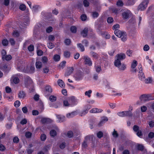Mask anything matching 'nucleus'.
<instances>
[{"label":"nucleus","instance_id":"obj_34","mask_svg":"<svg viewBox=\"0 0 154 154\" xmlns=\"http://www.w3.org/2000/svg\"><path fill=\"white\" fill-rule=\"evenodd\" d=\"M103 136V133L101 131H99L97 134V136L98 138H102Z\"/></svg>","mask_w":154,"mask_h":154},{"label":"nucleus","instance_id":"obj_2","mask_svg":"<svg viewBox=\"0 0 154 154\" xmlns=\"http://www.w3.org/2000/svg\"><path fill=\"white\" fill-rule=\"evenodd\" d=\"M149 2V0H144L139 5L138 9L140 11L145 10Z\"/></svg>","mask_w":154,"mask_h":154},{"label":"nucleus","instance_id":"obj_33","mask_svg":"<svg viewBox=\"0 0 154 154\" xmlns=\"http://www.w3.org/2000/svg\"><path fill=\"white\" fill-rule=\"evenodd\" d=\"M133 129L134 132H136L140 130V128L137 125H134L133 127Z\"/></svg>","mask_w":154,"mask_h":154},{"label":"nucleus","instance_id":"obj_41","mask_svg":"<svg viewBox=\"0 0 154 154\" xmlns=\"http://www.w3.org/2000/svg\"><path fill=\"white\" fill-rule=\"evenodd\" d=\"M112 135L113 137L115 138H117L118 137L119 134H118L116 131L115 129L114 130V131L112 133Z\"/></svg>","mask_w":154,"mask_h":154},{"label":"nucleus","instance_id":"obj_21","mask_svg":"<svg viewBox=\"0 0 154 154\" xmlns=\"http://www.w3.org/2000/svg\"><path fill=\"white\" fill-rule=\"evenodd\" d=\"M57 83L58 85L61 87L63 88L65 86V84L64 82L61 79H59L58 80Z\"/></svg>","mask_w":154,"mask_h":154},{"label":"nucleus","instance_id":"obj_59","mask_svg":"<svg viewBox=\"0 0 154 154\" xmlns=\"http://www.w3.org/2000/svg\"><path fill=\"white\" fill-rule=\"evenodd\" d=\"M148 100H154V97H152L151 94H147Z\"/></svg>","mask_w":154,"mask_h":154},{"label":"nucleus","instance_id":"obj_49","mask_svg":"<svg viewBox=\"0 0 154 154\" xmlns=\"http://www.w3.org/2000/svg\"><path fill=\"white\" fill-rule=\"evenodd\" d=\"M92 93V91L91 90H89L88 91H86L85 93V95L87 96L88 97H91V94Z\"/></svg>","mask_w":154,"mask_h":154},{"label":"nucleus","instance_id":"obj_38","mask_svg":"<svg viewBox=\"0 0 154 154\" xmlns=\"http://www.w3.org/2000/svg\"><path fill=\"white\" fill-rule=\"evenodd\" d=\"M26 8V5L24 4L20 5L19 6V8L21 10L24 11Z\"/></svg>","mask_w":154,"mask_h":154},{"label":"nucleus","instance_id":"obj_23","mask_svg":"<svg viewBox=\"0 0 154 154\" xmlns=\"http://www.w3.org/2000/svg\"><path fill=\"white\" fill-rule=\"evenodd\" d=\"M25 94L23 91H20L18 94V97L19 98H23L25 96Z\"/></svg>","mask_w":154,"mask_h":154},{"label":"nucleus","instance_id":"obj_12","mask_svg":"<svg viewBox=\"0 0 154 154\" xmlns=\"http://www.w3.org/2000/svg\"><path fill=\"white\" fill-rule=\"evenodd\" d=\"M140 99L142 102H144L146 101H148L147 94H143L140 97Z\"/></svg>","mask_w":154,"mask_h":154},{"label":"nucleus","instance_id":"obj_10","mask_svg":"<svg viewBox=\"0 0 154 154\" xmlns=\"http://www.w3.org/2000/svg\"><path fill=\"white\" fill-rule=\"evenodd\" d=\"M10 80L11 83L13 82L15 84H18L20 82V80L18 77L14 76L11 77Z\"/></svg>","mask_w":154,"mask_h":154},{"label":"nucleus","instance_id":"obj_25","mask_svg":"<svg viewBox=\"0 0 154 154\" xmlns=\"http://www.w3.org/2000/svg\"><path fill=\"white\" fill-rule=\"evenodd\" d=\"M53 59L56 62L60 60V56L58 54H55L54 56Z\"/></svg>","mask_w":154,"mask_h":154},{"label":"nucleus","instance_id":"obj_22","mask_svg":"<svg viewBox=\"0 0 154 154\" xmlns=\"http://www.w3.org/2000/svg\"><path fill=\"white\" fill-rule=\"evenodd\" d=\"M136 148L139 150L142 151L144 149V146L142 144H138Z\"/></svg>","mask_w":154,"mask_h":154},{"label":"nucleus","instance_id":"obj_60","mask_svg":"<svg viewBox=\"0 0 154 154\" xmlns=\"http://www.w3.org/2000/svg\"><path fill=\"white\" fill-rule=\"evenodd\" d=\"M35 68L34 66H31L30 67L29 72L30 73H32L35 72Z\"/></svg>","mask_w":154,"mask_h":154},{"label":"nucleus","instance_id":"obj_39","mask_svg":"<svg viewBox=\"0 0 154 154\" xmlns=\"http://www.w3.org/2000/svg\"><path fill=\"white\" fill-rule=\"evenodd\" d=\"M8 41L6 39H4L2 41V43L4 46H6L8 45Z\"/></svg>","mask_w":154,"mask_h":154},{"label":"nucleus","instance_id":"obj_62","mask_svg":"<svg viewBox=\"0 0 154 154\" xmlns=\"http://www.w3.org/2000/svg\"><path fill=\"white\" fill-rule=\"evenodd\" d=\"M32 136V134L29 132H26L25 133V136L27 138L31 137Z\"/></svg>","mask_w":154,"mask_h":154},{"label":"nucleus","instance_id":"obj_53","mask_svg":"<svg viewBox=\"0 0 154 154\" xmlns=\"http://www.w3.org/2000/svg\"><path fill=\"white\" fill-rule=\"evenodd\" d=\"M83 3L85 7H87L89 6V3L87 0H84Z\"/></svg>","mask_w":154,"mask_h":154},{"label":"nucleus","instance_id":"obj_44","mask_svg":"<svg viewBox=\"0 0 154 154\" xmlns=\"http://www.w3.org/2000/svg\"><path fill=\"white\" fill-rule=\"evenodd\" d=\"M46 91L49 93H51L52 92V90L51 87L49 86H46L45 87Z\"/></svg>","mask_w":154,"mask_h":154},{"label":"nucleus","instance_id":"obj_43","mask_svg":"<svg viewBox=\"0 0 154 154\" xmlns=\"http://www.w3.org/2000/svg\"><path fill=\"white\" fill-rule=\"evenodd\" d=\"M99 15V14L97 12L94 11L92 12V16L94 18L97 17Z\"/></svg>","mask_w":154,"mask_h":154},{"label":"nucleus","instance_id":"obj_26","mask_svg":"<svg viewBox=\"0 0 154 154\" xmlns=\"http://www.w3.org/2000/svg\"><path fill=\"white\" fill-rule=\"evenodd\" d=\"M49 99L51 101L53 102L56 100L57 97L54 95H51L49 97Z\"/></svg>","mask_w":154,"mask_h":154},{"label":"nucleus","instance_id":"obj_55","mask_svg":"<svg viewBox=\"0 0 154 154\" xmlns=\"http://www.w3.org/2000/svg\"><path fill=\"white\" fill-rule=\"evenodd\" d=\"M49 70L48 67H45L43 68V72L44 73H47L49 72Z\"/></svg>","mask_w":154,"mask_h":154},{"label":"nucleus","instance_id":"obj_31","mask_svg":"<svg viewBox=\"0 0 154 154\" xmlns=\"http://www.w3.org/2000/svg\"><path fill=\"white\" fill-rule=\"evenodd\" d=\"M139 77L140 79L141 80H143L145 78V76L143 73H141L138 74Z\"/></svg>","mask_w":154,"mask_h":154},{"label":"nucleus","instance_id":"obj_64","mask_svg":"<svg viewBox=\"0 0 154 154\" xmlns=\"http://www.w3.org/2000/svg\"><path fill=\"white\" fill-rule=\"evenodd\" d=\"M82 42L85 45V46L87 47L88 45L89 42L87 40L84 39L82 40Z\"/></svg>","mask_w":154,"mask_h":154},{"label":"nucleus","instance_id":"obj_48","mask_svg":"<svg viewBox=\"0 0 154 154\" xmlns=\"http://www.w3.org/2000/svg\"><path fill=\"white\" fill-rule=\"evenodd\" d=\"M28 49L29 51H32L34 50V46L32 45H30L28 48Z\"/></svg>","mask_w":154,"mask_h":154},{"label":"nucleus","instance_id":"obj_13","mask_svg":"<svg viewBox=\"0 0 154 154\" xmlns=\"http://www.w3.org/2000/svg\"><path fill=\"white\" fill-rule=\"evenodd\" d=\"M88 28L87 27H85L84 29L81 32V34L83 37H85L88 35Z\"/></svg>","mask_w":154,"mask_h":154},{"label":"nucleus","instance_id":"obj_24","mask_svg":"<svg viewBox=\"0 0 154 154\" xmlns=\"http://www.w3.org/2000/svg\"><path fill=\"white\" fill-rule=\"evenodd\" d=\"M124 114L125 116L131 117L132 116V112L130 110L124 111Z\"/></svg>","mask_w":154,"mask_h":154},{"label":"nucleus","instance_id":"obj_57","mask_svg":"<svg viewBox=\"0 0 154 154\" xmlns=\"http://www.w3.org/2000/svg\"><path fill=\"white\" fill-rule=\"evenodd\" d=\"M105 85L106 87V88H107L108 89L112 88L110 87L109 83L107 81H106L105 82Z\"/></svg>","mask_w":154,"mask_h":154},{"label":"nucleus","instance_id":"obj_61","mask_svg":"<svg viewBox=\"0 0 154 154\" xmlns=\"http://www.w3.org/2000/svg\"><path fill=\"white\" fill-rule=\"evenodd\" d=\"M47 45L48 48L50 49H52L54 47V45L52 43H49Z\"/></svg>","mask_w":154,"mask_h":154},{"label":"nucleus","instance_id":"obj_58","mask_svg":"<svg viewBox=\"0 0 154 154\" xmlns=\"http://www.w3.org/2000/svg\"><path fill=\"white\" fill-rule=\"evenodd\" d=\"M48 39L50 41H54L55 38L54 35H50L49 36Z\"/></svg>","mask_w":154,"mask_h":154},{"label":"nucleus","instance_id":"obj_6","mask_svg":"<svg viewBox=\"0 0 154 154\" xmlns=\"http://www.w3.org/2000/svg\"><path fill=\"white\" fill-rule=\"evenodd\" d=\"M74 69V68L73 67H68L65 74V76H68L70 75L73 72Z\"/></svg>","mask_w":154,"mask_h":154},{"label":"nucleus","instance_id":"obj_52","mask_svg":"<svg viewBox=\"0 0 154 154\" xmlns=\"http://www.w3.org/2000/svg\"><path fill=\"white\" fill-rule=\"evenodd\" d=\"M64 43L66 45H69L71 43V40L69 39H66L64 41Z\"/></svg>","mask_w":154,"mask_h":154},{"label":"nucleus","instance_id":"obj_51","mask_svg":"<svg viewBox=\"0 0 154 154\" xmlns=\"http://www.w3.org/2000/svg\"><path fill=\"white\" fill-rule=\"evenodd\" d=\"M4 58L7 61H9L11 60L12 58L11 56L10 55H8L6 56H5L4 57Z\"/></svg>","mask_w":154,"mask_h":154},{"label":"nucleus","instance_id":"obj_18","mask_svg":"<svg viewBox=\"0 0 154 154\" xmlns=\"http://www.w3.org/2000/svg\"><path fill=\"white\" fill-rule=\"evenodd\" d=\"M77 115L76 111L73 112L71 113H69L66 115V117L68 118H72L74 117Z\"/></svg>","mask_w":154,"mask_h":154},{"label":"nucleus","instance_id":"obj_63","mask_svg":"<svg viewBox=\"0 0 154 154\" xmlns=\"http://www.w3.org/2000/svg\"><path fill=\"white\" fill-rule=\"evenodd\" d=\"M20 101L17 100L14 103V106L15 107H17L20 106Z\"/></svg>","mask_w":154,"mask_h":154},{"label":"nucleus","instance_id":"obj_16","mask_svg":"<svg viewBox=\"0 0 154 154\" xmlns=\"http://www.w3.org/2000/svg\"><path fill=\"white\" fill-rule=\"evenodd\" d=\"M35 66L37 69H40L42 66V63L39 61L36 60L35 63Z\"/></svg>","mask_w":154,"mask_h":154},{"label":"nucleus","instance_id":"obj_28","mask_svg":"<svg viewBox=\"0 0 154 154\" xmlns=\"http://www.w3.org/2000/svg\"><path fill=\"white\" fill-rule=\"evenodd\" d=\"M57 117L58 119L60 122H62L64 120L65 117L64 116H61L60 115H57Z\"/></svg>","mask_w":154,"mask_h":154},{"label":"nucleus","instance_id":"obj_35","mask_svg":"<svg viewBox=\"0 0 154 154\" xmlns=\"http://www.w3.org/2000/svg\"><path fill=\"white\" fill-rule=\"evenodd\" d=\"M80 18L82 21H85L87 18V16L86 14H82L80 16Z\"/></svg>","mask_w":154,"mask_h":154},{"label":"nucleus","instance_id":"obj_17","mask_svg":"<svg viewBox=\"0 0 154 154\" xmlns=\"http://www.w3.org/2000/svg\"><path fill=\"white\" fill-rule=\"evenodd\" d=\"M91 54L92 57L95 60H97L99 57V55L97 53L94 52H91Z\"/></svg>","mask_w":154,"mask_h":154},{"label":"nucleus","instance_id":"obj_1","mask_svg":"<svg viewBox=\"0 0 154 154\" xmlns=\"http://www.w3.org/2000/svg\"><path fill=\"white\" fill-rule=\"evenodd\" d=\"M125 57V55L124 53L118 54L115 57L114 65L120 70L123 71L126 68L125 65L124 63L122 64L121 63V61L124 59Z\"/></svg>","mask_w":154,"mask_h":154},{"label":"nucleus","instance_id":"obj_3","mask_svg":"<svg viewBox=\"0 0 154 154\" xmlns=\"http://www.w3.org/2000/svg\"><path fill=\"white\" fill-rule=\"evenodd\" d=\"M25 84L26 87L29 88L32 86V81L29 76H26L25 79Z\"/></svg>","mask_w":154,"mask_h":154},{"label":"nucleus","instance_id":"obj_36","mask_svg":"<svg viewBox=\"0 0 154 154\" xmlns=\"http://www.w3.org/2000/svg\"><path fill=\"white\" fill-rule=\"evenodd\" d=\"M70 30L73 33H75L77 32V28L75 26H72L70 28Z\"/></svg>","mask_w":154,"mask_h":154},{"label":"nucleus","instance_id":"obj_46","mask_svg":"<svg viewBox=\"0 0 154 154\" xmlns=\"http://www.w3.org/2000/svg\"><path fill=\"white\" fill-rule=\"evenodd\" d=\"M40 138L42 141H45L46 138V136L44 134H42L40 136Z\"/></svg>","mask_w":154,"mask_h":154},{"label":"nucleus","instance_id":"obj_54","mask_svg":"<svg viewBox=\"0 0 154 154\" xmlns=\"http://www.w3.org/2000/svg\"><path fill=\"white\" fill-rule=\"evenodd\" d=\"M48 60L46 57L43 56L42 58V61L43 63H46Z\"/></svg>","mask_w":154,"mask_h":154},{"label":"nucleus","instance_id":"obj_47","mask_svg":"<svg viewBox=\"0 0 154 154\" xmlns=\"http://www.w3.org/2000/svg\"><path fill=\"white\" fill-rule=\"evenodd\" d=\"M73 132L72 131H70L68 132L67 133V136L69 138H71L73 137Z\"/></svg>","mask_w":154,"mask_h":154},{"label":"nucleus","instance_id":"obj_19","mask_svg":"<svg viewBox=\"0 0 154 154\" xmlns=\"http://www.w3.org/2000/svg\"><path fill=\"white\" fill-rule=\"evenodd\" d=\"M40 7L39 5H34L31 8L32 11L34 12H36L38 11Z\"/></svg>","mask_w":154,"mask_h":154},{"label":"nucleus","instance_id":"obj_42","mask_svg":"<svg viewBox=\"0 0 154 154\" xmlns=\"http://www.w3.org/2000/svg\"><path fill=\"white\" fill-rule=\"evenodd\" d=\"M13 142L15 143H17L19 141V139L17 136L14 137L13 139Z\"/></svg>","mask_w":154,"mask_h":154},{"label":"nucleus","instance_id":"obj_15","mask_svg":"<svg viewBox=\"0 0 154 154\" xmlns=\"http://www.w3.org/2000/svg\"><path fill=\"white\" fill-rule=\"evenodd\" d=\"M103 111V110L101 109H98L97 108H93L90 111L91 113H96L101 112Z\"/></svg>","mask_w":154,"mask_h":154},{"label":"nucleus","instance_id":"obj_4","mask_svg":"<svg viewBox=\"0 0 154 154\" xmlns=\"http://www.w3.org/2000/svg\"><path fill=\"white\" fill-rule=\"evenodd\" d=\"M93 140V138H94V136H87L85 137V140L84 141V142L82 144V146L84 148H85L88 146L87 143V142L90 140L91 138Z\"/></svg>","mask_w":154,"mask_h":154},{"label":"nucleus","instance_id":"obj_32","mask_svg":"<svg viewBox=\"0 0 154 154\" xmlns=\"http://www.w3.org/2000/svg\"><path fill=\"white\" fill-rule=\"evenodd\" d=\"M137 61L135 60H133V63L131 65V67L132 69H134L135 67L137 66Z\"/></svg>","mask_w":154,"mask_h":154},{"label":"nucleus","instance_id":"obj_20","mask_svg":"<svg viewBox=\"0 0 154 154\" xmlns=\"http://www.w3.org/2000/svg\"><path fill=\"white\" fill-rule=\"evenodd\" d=\"M71 55L70 52L67 51H64L63 55L66 58H69L70 57Z\"/></svg>","mask_w":154,"mask_h":154},{"label":"nucleus","instance_id":"obj_27","mask_svg":"<svg viewBox=\"0 0 154 154\" xmlns=\"http://www.w3.org/2000/svg\"><path fill=\"white\" fill-rule=\"evenodd\" d=\"M77 46L82 51H85L84 46L82 44L78 43L77 44Z\"/></svg>","mask_w":154,"mask_h":154},{"label":"nucleus","instance_id":"obj_37","mask_svg":"<svg viewBox=\"0 0 154 154\" xmlns=\"http://www.w3.org/2000/svg\"><path fill=\"white\" fill-rule=\"evenodd\" d=\"M95 67L96 71L98 73L102 70L101 67L100 66H95Z\"/></svg>","mask_w":154,"mask_h":154},{"label":"nucleus","instance_id":"obj_50","mask_svg":"<svg viewBox=\"0 0 154 154\" xmlns=\"http://www.w3.org/2000/svg\"><path fill=\"white\" fill-rule=\"evenodd\" d=\"M107 22L109 23H111L113 21V19L112 18L109 17L107 19Z\"/></svg>","mask_w":154,"mask_h":154},{"label":"nucleus","instance_id":"obj_40","mask_svg":"<svg viewBox=\"0 0 154 154\" xmlns=\"http://www.w3.org/2000/svg\"><path fill=\"white\" fill-rule=\"evenodd\" d=\"M66 62L65 61H63L59 65V67L63 68L65 65Z\"/></svg>","mask_w":154,"mask_h":154},{"label":"nucleus","instance_id":"obj_9","mask_svg":"<svg viewBox=\"0 0 154 154\" xmlns=\"http://www.w3.org/2000/svg\"><path fill=\"white\" fill-rule=\"evenodd\" d=\"M41 122L43 124H48L51 122V120L48 118H42L41 119Z\"/></svg>","mask_w":154,"mask_h":154},{"label":"nucleus","instance_id":"obj_14","mask_svg":"<svg viewBox=\"0 0 154 154\" xmlns=\"http://www.w3.org/2000/svg\"><path fill=\"white\" fill-rule=\"evenodd\" d=\"M86 106V109L80 113V116H82L86 114L87 113L88 110L91 108V106L89 105H87Z\"/></svg>","mask_w":154,"mask_h":154},{"label":"nucleus","instance_id":"obj_56","mask_svg":"<svg viewBox=\"0 0 154 154\" xmlns=\"http://www.w3.org/2000/svg\"><path fill=\"white\" fill-rule=\"evenodd\" d=\"M152 82V80L150 78H148L145 79V82L146 83L148 84Z\"/></svg>","mask_w":154,"mask_h":154},{"label":"nucleus","instance_id":"obj_7","mask_svg":"<svg viewBox=\"0 0 154 154\" xmlns=\"http://www.w3.org/2000/svg\"><path fill=\"white\" fill-rule=\"evenodd\" d=\"M74 77L76 81H79L82 78V72H77L74 75Z\"/></svg>","mask_w":154,"mask_h":154},{"label":"nucleus","instance_id":"obj_11","mask_svg":"<svg viewBox=\"0 0 154 154\" xmlns=\"http://www.w3.org/2000/svg\"><path fill=\"white\" fill-rule=\"evenodd\" d=\"M123 32H122L119 29H116L115 30L114 33L115 35L118 37L120 38L123 34Z\"/></svg>","mask_w":154,"mask_h":154},{"label":"nucleus","instance_id":"obj_5","mask_svg":"<svg viewBox=\"0 0 154 154\" xmlns=\"http://www.w3.org/2000/svg\"><path fill=\"white\" fill-rule=\"evenodd\" d=\"M131 14V12L129 11H124L122 13V16L123 19L124 20L128 19L129 18Z\"/></svg>","mask_w":154,"mask_h":154},{"label":"nucleus","instance_id":"obj_30","mask_svg":"<svg viewBox=\"0 0 154 154\" xmlns=\"http://www.w3.org/2000/svg\"><path fill=\"white\" fill-rule=\"evenodd\" d=\"M122 36L121 40L122 41L125 42L127 40V34L126 32H123V34Z\"/></svg>","mask_w":154,"mask_h":154},{"label":"nucleus","instance_id":"obj_45","mask_svg":"<svg viewBox=\"0 0 154 154\" xmlns=\"http://www.w3.org/2000/svg\"><path fill=\"white\" fill-rule=\"evenodd\" d=\"M19 35V32L17 31H14L13 33V35L14 37H18Z\"/></svg>","mask_w":154,"mask_h":154},{"label":"nucleus","instance_id":"obj_8","mask_svg":"<svg viewBox=\"0 0 154 154\" xmlns=\"http://www.w3.org/2000/svg\"><path fill=\"white\" fill-rule=\"evenodd\" d=\"M84 59L85 60V64L88 65L89 66H91L92 65V61L89 57L85 56L84 57Z\"/></svg>","mask_w":154,"mask_h":154},{"label":"nucleus","instance_id":"obj_29","mask_svg":"<svg viewBox=\"0 0 154 154\" xmlns=\"http://www.w3.org/2000/svg\"><path fill=\"white\" fill-rule=\"evenodd\" d=\"M50 134L51 136L54 137L57 135V132L55 130H52L50 131Z\"/></svg>","mask_w":154,"mask_h":154}]
</instances>
